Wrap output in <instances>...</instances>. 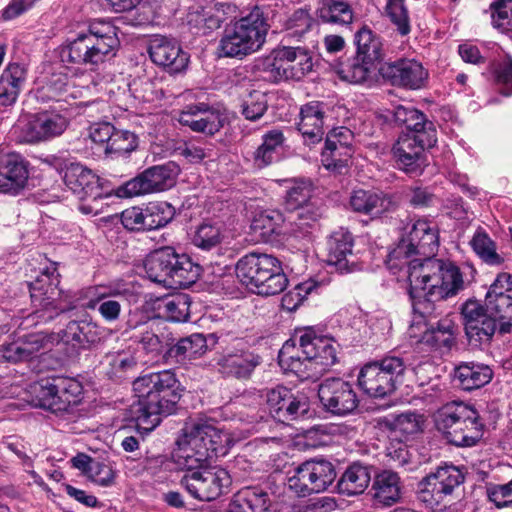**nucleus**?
I'll use <instances>...</instances> for the list:
<instances>
[{"mask_svg":"<svg viewBox=\"0 0 512 512\" xmlns=\"http://www.w3.org/2000/svg\"><path fill=\"white\" fill-rule=\"evenodd\" d=\"M408 264L409 295L413 310L424 319L442 314L445 299L454 296L463 284L459 269L436 258Z\"/></svg>","mask_w":512,"mask_h":512,"instance_id":"f257e3e1","label":"nucleus"},{"mask_svg":"<svg viewBox=\"0 0 512 512\" xmlns=\"http://www.w3.org/2000/svg\"><path fill=\"white\" fill-rule=\"evenodd\" d=\"M133 389L138 400L132 404L131 413L138 430L151 432L163 418L177 411L180 383L171 370L143 375L133 382Z\"/></svg>","mask_w":512,"mask_h":512,"instance_id":"f03ea898","label":"nucleus"},{"mask_svg":"<svg viewBox=\"0 0 512 512\" xmlns=\"http://www.w3.org/2000/svg\"><path fill=\"white\" fill-rule=\"evenodd\" d=\"M120 42L116 27L109 22L91 23L86 32H80L76 38L61 48V59L76 65L97 70L102 64L116 56Z\"/></svg>","mask_w":512,"mask_h":512,"instance_id":"7ed1b4c3","label":"nucleus"},{"mask_svg":"<svg viewBox=\"0 0 512 512\" xmlns=\"http://www.w3.org/2000/svg\"><path fill=\"white\" fill-rule=\"evenodd\" d=\"M144 269L151 281L172 289L190 287L202 273L199 264L171 246L150 252L145 258Z\"/></svg>","mask_w":512,"mask_h":512,"instance_id":"20e7f679","label":"nucleus"},{"mask_svg":"<svg viewBox=\"0 0 512 512\" xmlns=\"http://www.w3.org/2000/svg\"><path fill=\"white\" fill-rule=\"evenodd\" d=\"M235 272L242 285L261 296L280 294L288 285L281 262L265 253L251 252L242 256L235 265Z\"/></svg>","mask_w":512,"mask_h":512,"instance_id":"39448f33","label":"nucleus"},{"mask_svg":"<svg viewBox=\"0 0 512 512\" xmlns=\"http://www.w3.org/2000/svg\"><path fill=\"white\" fill-rule=\"evenodd\" d=\"M434 421L447 442L457 447H472L483 435L479 413L462 401L444 404L434 414Z\"/></svg>","mask_w":512,"mask_h":512,"instance_id":"423d86ee","label":"nucleus"},{"mask_svg":"<svg viewBox=\"0 0 512 512\" xmlns=\"http://www.w3.org/2000/svg\"><path fill=\"white\" fill-rule=\"evenodd\" d=\"M269 28L264 11L255 6L249 14L225 28L219 49L226 57L241 59L261 49Z\"/></svg>","mask_w":512,"mask_h":512,"instance_id":"0eeeda50","label":"nucleus"},{"mask_svg":"<svg viewBox=\"0 0 512 512\" xmlns=\"http://www.w3.org/2000/svg\"><path fill=\"white\" fill-rule=\"evenodd\" d=\"M177 440V457L183 460L184 467L197 468L219 456L226 454V436L214 426L207 423L194 424L184 430Z\"/></svg>","mask_w":512,"mask_h":512,"instance_id":"6e6552de","label":"nucleus"},{"mask_svg":"<svg viewBox=\"0 0 512 512\" xmlns=\"http://www.w3.org/2000/svg\"><path fill=\"white\" fill-rule=\"evenodd\" d=\"M409 364L403 357L388 354L382 359L365 364L358 374V385L373 398L392 395L404 383Z\"/></svg>","mask_w":512,"mask_h":512,"instance_id":"1a4fd4ad","label":"nucleus"},{"mask_svg":"<svg viewBox=\"0 0 512 512\" xmlns=\"http://www.w3.org/2000/svg\"><path fill=\"white\" fill-rule=\"evenodd\" d=\"M258 69L266 81L300 80L312 71L310 51L304 47L283 46L260 61Z\"/></svg>","mask_w":512,"mask_h":512,"instance_id":"9d476101","label":"nucleus"},{"mask_svg":"<svg viewBox=\"0 0 512 512\" xmlns=\"http://www.w3.org/2000/svg\"><path fill=\"white\" fill-rule=\"evenodd\" d=\"M355 44L356 56L346 63L339 62L336 72L342 80L360 84L368 79L371 68L381 60L382 43L371 29L363 26L355 34Z\"/></svg>","mask_w":512,"mask_h":512,"instance_id":"9b49d317","label":"nucleus"},{"mask_svg":"<svg viewBox=\"0 0 512 512\" xmlns=\"http://www.w3.org/2000/svg\"><path fill=\"white\" fill-rule=\"evenodd\" d=\"M335 465L324 458H312L294 468L288 478V487L299 497L321 493L329 489L336 480Z\"/></svg>","mask_w":512,"mask_h":512,"instance_id":"f8f14e48","label":"nucleus"},{"mask_svg":"<svg viewBox=\"0 0 512 512\" xmlns=\"http://www.w3.org/2000/svg\"><path fill=\"white\" fill-rule=\"evenodd\" d=\"M436 142V129L431 125L419 134L400 135L392 148L398 168L407 174L420 175L426 165L425 149L432 148Z\"/></svg>","mask_w":512,"mask_h":512,"instance_id":"ddd939ff","label":"nucleus"},{"mask_svg":"<svg viewBox=\"0 0 512 512\" xmlns=\"http://www.w3.org/2000/svg\"><path fill=\"white\" fill-rule=\"evenodd\" d=\"M185 469L180 484L193 498L200 501L216 500L231 484L230 475L222 468L203 465Z\"/></svg>","mask_w":512,"mask_h":512,"instance_id":"4468645a","label":"nucleus"},{"mask_svg":"<svg viewBox=\"0 0 512 512\" xmlns=\"http://www.w3.org/2000/svg\"><path fill=\"white\" fill-rule=\"evenodd\" d=\"M465 481L462 470L452 464H444L425 476L418 484L417 498L430 509H436L446 496Z\"/></svg>","mask_w":512,"mask_h":512,"instance_id":"2eb2a0df","label":"nucleus"},{"mask_svg":"<svg viewBox=\"0 0 512 512\" xmlns=\"http://www.w3.org/2000/svg\"><path fill=\"white\" fill-rule=\"evenodd\" d=\"M36 405L53 413L67 411L80 401L81 384L68 377H55L42 380L33 387Z\"/></svg>","mask_w":512,"mask_h":512,"instance_id":"dca6fc26","label":"nucleus"},{"mask_svg":"<svg viewBox=\"0 0 512 512\" xmlns=\"http://www.w3.org/2000/svg\"><path fill=\"white\" fill-rule=\"evenodd\" d=\"M59 274L56 264L45 268L37 278L28 283L31 301L35 307L48 309L52 307L56 314L72 310L75 306L67 300V295L59 289Z\"/></svg>","mask_w":512,"mask_h":512,"instance_id":"f3484780","label":"nucleus"},{"mask_svg":"<svg viewBox=\"0 0 512 512\" xmlns=\"http://www.w3.org/2000/svg\"><path fill=\"white\" fill-rule=\"evenodd\" d=\"M319 400L326 412L336 416L352 414L359 406L352 385L341 378H327L318 388Z\"/></svg>","mask_w":512,"mask_h":512,"instance_id":"a211bd4d","label":"nucleus"},{"mask_svg":"<svg viewBox=\"0 0 512 512\" xmlns=\"http://www.w3.org/2000/svg\"><path fill=\"white\" fill-rule=\"evenodd\" d=\"M465 334L471 344L490 343L497 330L498 320L480 303L466 301L461 308Z\"/></svg>","mask_w":512,"mask_h":512,"instance_id":"6ab92c4d","label":"nucleus"},{"mask_svg":"<svg viewBox=\"0 0 512 512\" xmlns=\"http://www.w3.org/2000/svg\"><path fill=\"white\" fill-rule=\"evenodd\" d=\"M379 73L392 85L413 90L422 88L428 78L426 69L414 59L385 62L379 67Z\"/></svg>","mask_w":512,"mask_h":512,"instance_id":"aec40b11","label":"nucleus"},{"mask_svg":"<svg viewBox=\"0 0 512 512\" xmlns=\"http://www.w3.org/2000/svg\"><path fill=\"white\" fill-rule=\"evenodd\" d=\"M266 403L270 415L282 423L295 420L309 411L307 398L294 395L290 389L284 386L268 390Z\"/></svg>","mask_w":512,"mask_h":512,"instance_id":"412c9836","label":"nucleus"},{"mask_svg":"<svg viewBox=\"0 0 512 512\" xmlns=\"http://www.w3.org/2000/svg\"><path fill=\"white\" fill-rule=\"evenodd\" d=\"M261 364V357L249 350H236L218 354L210 365L223 377L247 380Z\"/></svg>","mask_w":512,"mask_h":512,"instance_id":"4be33fe9","label":"nucleus"},{"mask_svg":"<svg viewBox=\"0 0 512 512\" xmlns=\"http://www.w3.org/2000/svg\"><path fill=\"white\" fill-rule=\"evenodd\" d=\"M300 349L311 365L325 370L337 361V351L333 340L326 336H318L312 329H307L300 336Z\"/></svg>","mask_w":512,"mask_h":512,"instance_id":"5701e85b","label":"nucleus"},{"mask_svg":"<svg viewBox=\"0 0 512 512\" xmlns=\"http://www.w3.org/2000/svg\"><path fill=\"white\" fill-rule=\"evenodd\" d=\"M148 53L150 59L169 73L183 71L189 62V56L174 41L166 37H155L150 41Z\"/></svg>","mask_w":512,"mask_h":512,"instance_id":"b1692460","label":"nucleus"},{"mask_svg":"<svg viewBox=\"0 0 512 512\" xmlns=\"http://www.w3.org/2000/svg\"><path fill=\"white\" fill-rule=\"evenodd\" d=\"M66 127L65 117L45 111L30 117L22 129V137L25 142H39L61 135Z\"/></svg>","mask_w":512,"mask_h":512,"instance_id":"393cba45","label":"nucleus"},{"mask_svg":"<svg viewBox=\"0 0 512 512\" xmlns=\"http://www.w3.org/2000/svg\"><path fill=\"white\" fill-rule=\"evenodd\" d=\"M63 180L65 185L80 199L102 196L99 177L92 170L79 163H70L64 169Z\"/></svg>","mask_w":512,"mask_h":512,"instance_id":"a878e982","label":"nucleus"},{"mask_svg":"<svg viewBox=\"0 0 512 512\" xmlns=\"http://www.w3.org/2000/svg\"><path fill=\"white\" fill-rule=\"evenodd\" d=\"M219 111L210 108L204 103L190 105L179 116V123L189 127L194 132L214 135L223 127Z\"/></svg>","mask_w":512,"mask_h":512,"instance_id":"bb28decb","label":"nucleus"},{"mask_svg":"<svg viewBox=\"0 0 512 512\" xmlns=\"http://www.w3.org/2000/svg\"><path fill=\"white\" fill-rule=\"evenodd\" d=\"M353 236L343 228L335 231L327 243V264L334 266L339 272L347 273L353 270L355 261L352 260Z\"/></svg>","mask_w":512,"mask_h":512,"instance_id":"cd10ccee","label":"nucleus"},{"mask_svg":"<svg viewBox=\"0 0 512 512\" xmlns=\"http://www.w3.org/2000/svg\"><path fill=\"white\" fill-rule=\"evenodd\" d=\"M350 205L355 212L369 215L372 218L396 208L393 197L381 191L356 190L350 197Z\"/></svg>","mask_w":512,"mask_h":512,"instance_id":"c85d7f7f","label":"nucleus"},{"mask_svg":"<svg viewBox=\"0 0 512 512\" xmlns=\"http://www.w3.org/2000/svg\"><path fill=\"white\" fill-rule=\"evenodd\" d=\"M326 107V104L319 101H311L301 107L298 130L307 145L316 144L323 139Z\"/></svg>","mask_w":512,"mask_h":512,"instance_id":"c756f323","label":"nucleus"},{"mask_svg":"<svg viewBox=\"0 0 512 512\" xmlns=\"http://www.w3.org/2000/svg\"><path fill=\"white\" fill-rule=\"evenodd\" d=\"M159 330V325L155 320L134 321L129 319L124 334L134 343L141 345L146 352L160 353L163 349V343L158 333Z\"/></svg>","mask_w":512,"mask_h":512,"instance_id":"7c9ffc66","label":"nucleus"},{"mask_svg":"<svg viewBox=\"0 0 512 512\" xmlns=\"http://www.w3.org/2000/svg\"><path fill=\"white\" fill-rule=\"evenodd\" d=\"M268 484L245 486L234 496L233 505L240 512H269L274 505L273 494Z\"/></svg>","mask_w":512,"mask_h":512,"instance_id":"2f4dec72","label":"nucleus"},{"mask_svg":"<svg viewBox=\"0 0 512 512\" xmlns=\"http://www.w3.org/2000/svg\"><path fill=\"white\" fill-rule=\"evenodd\" d=\"M169 348L164 353L167 362L186 364L196 360L206 353L208 346L203 334L194 333L180 338L175 344H168Z\"/></svg>","mask_w":512,"mask_h":512,"instance_id":"473e14b6","label":"nucleus"},{"mask_svg":"<svg viewBox=\"0 0 512 512\" xmlns=\"http://www.w3.org/2000/svg\"><path fill=\"white\" fill-rule=\"evenodd\" d=\"M27 70L19 63H9L0 76V106L16 103L26 82Z\"/></svg>","mask_w":512,"mask_h":512,"instance_id":"72a5a7b5","label":"nucleus"},{"mask_svg":"<svg viewBox=\"0 0 512 512\" xmlns=\"http://www.w3.org/2000/svg\"><path fill=\"white\" fill-rule=\"evenodd\" d=\"M429 223L426 220H418L409 231L406 238H402L397 247L390 252L387 260V265L390 269L399 268L400 270L405 266L408 268V258L412 256L413 246L421 241V236L425 235L428 231Z\"/></svg>","mask_w":512,"mask_h":512,"instance_id":"f704fd0d","label":"nucleus"},{"mask_svg":"<svg viewBox=\"0 0 512 512\" xmlns=\"http://www.w3.org/2000/svg\"><path fill=\"white\" fill-rule=\"evenodd\" d=\"M421 416L415 412H404L379 419L378 424L382 430L390 433V437L399 442L408 439L410 435L418 433L421 429Z\"/></svg>","mask_w":512,"mask_h":512,"instance_id":"c9c22d12","label":"nucleus"},{"mask_svg":"<svg viewBox=\"0 0 512 512\" xmlns=\"http://www.w3.org/2000/svg\"><path fill=\"white\" fill-rule=\"evenodd\" d=\"M493 371L488 365L478 363H462L455 368L454 381L465 391L479 389L488 384Z\"/></svg>","mask_w":512,"mask_h":512,"instance_id":"e433bc0d","label":"nucleus"},{"mask_svg":"<svg viewBox=\"0 0 512 512\" xmlns=\"http://www.w3.org/2000/svg\"><path fill=\"white\" fill-rule=\"evenodd\" d=\"M99 340L97 326L85 320L70 321L62 330V341L78 349L86 348Z\"/></svg>","mask_w":512,"mask_h":512,"instance_id":"4c0bfd02","label":"nucleus"},{"mask_svg":"<svg viewBox=\"0 0 512 512\" xmlns=\"http://www.w3.org/2000/svg\"><path fill=\"white\" fill-rule=\"evenodd\" d=\"M371 480L370 470L367 466L355 462L347 467L340 477L337 487L339 492L346 495L362 494Z\"/></svg>","mask_w":512,"mask_h":512,"instance_id":"58836bf2","label":"nucleus"},{"mask_svg":"<svg viewBox=\"0 0 512 512\" xmlns=\"http://www.w3.org/2000/svg\"><path fill=\"white\" fill-rule=\"evenodd\" d=\"M372 489L374 499L385 506H391L401 498L400 478L390 470H384L375 477Z\"/></svg>","mask_w":512,"mask_h":512,"instance_id":"ea45409f","label":"nucleus"},{"mask_svg":"<svg viewBox=\"0 0 512 512\" xmlns=\"http://www.w3.org/2000/svg\"><path fill=\"white\" fill-rule=\"evenodd\" d=\"M283 222V215L278 210H265L254 216L250 229L258 240L271 242L281 234Z\"/></svg>","mask_w":512,"mask_h":512,"instance_id":"a19ab883","label":"nucleus"},{"mask_svg":"<svg viewBox=\"0 0 512 512\" xmlns=\"http://www.w3.org/2000/svg\"><path fill=\"white\" fill-rule=\"evenodd\" d=\"M317 16L323 23L344 26L352 23L354 13L345 0H322Z\"/></svg>","mask_w":512,"mask_h":512,"instance_id":"79ce46f5","label":"nucleus"},{"mask_svg":"<svg viewBox=\"0 0 512 512\" xmlns=\"http://www.w3.org/2000/svg\"><path fill=\"white\" fill-rule=\"evenodd\" d=\"M179 173L180 167L174 161L152 166L144 171L151 192L163 191L172 187Z\"/></svg>","mask_w":512,"mask_h":512,"instance_id":"37998d69","label":"nucleus"},{"mask_svg":"<svg viewBox=\"0 0 512 512\" xmlns=\"http://www.w3.org/2000/svg\"><path fill=\"white\" fill-rule=\"evenodd\" d=\"M284 139L282 131L278 129L264 134L262 144L253 153L255 166L263 168L270 165L277 158Z\"/></svg>","mask_w":512,"mask_h":512,"instance_id":"c03bdc74","label":"nucleus"},{"mask_svg":"<svg viewBox=\"0 0 512 512\" xmlns=\"http://www.w3.org/2000/svg\"><path fill=\"white\" fill-rule=\"evenodd\" d=\"M224 21L223 13L212 10L191 11L187 15V24L195 35H207L221 27Z\"/></svg>","mask_w":512,"mask_h":512,"instance_id":"a18cd8bd","label":"nucleus"},{"mask_svg":"<svg viewBox=\"0 0 512 512\" xmlns=\"http://www.w3.org/2000/svg\"><path fill=\"white\" fill-rule=\"evenodd\" d=\"M394 122L400 126H405L408 133L419 134L422 131L428 130L429 125L435 127L431 121L426 119V116L412 106L399 105L393 110Z\"/></svg>","mask_w":512,"mask_h":512,"instance_id":"49530a36","label":"nucleus"},{"mask_svg":"<svg viewBox=\"0 0 512 512\" xmlns=\"http://www.w3.org/2000/svg\"><path fill=\"white\" fill-rule=\"evenodd\" d=\"M5 173L8 174V181L12 194L16 195L24 189L28 177V164L19 155H8L3 161Z\"/></svg>","mask_w":512,"mask_h":512,"instance_id":"de8ad7c7","label":"nucleus"},{"mask_svg":"<svg viewBox=\"0 0 512 512\" xmlns=\"http://www.w3.org/2000/svg\"><path fill=\"white\" fill-rule=\"evenodd\" d=\"M175 208L168 202H152L144 208V226L146 230H155L166 226L175 216Z\"/></svg>","mask_w":512,"mask_h":512,"instance_id":"09e8293b","label":"nucleus"},{"mask_svg":"<svg viewBox=\"0 0 512 512\" xmlns=\"http://www.w3.org/2000/svg\"><path fill=\"white\" fill-rule=\"evenodd\" d=\"M279 364L294 373H304L310 365L302 354L300 345L297 347L293 340H288L278 354Z\"/></svg>","mask_w":512,"mask_h":512,"instance_id":"8fccbe9b","label":"nucleus"},{"mask_svg":"<svg viewBox=\"0 0 512 512\" xmlns=\"http://www.w3.org/2000/svg\"><path fill=\"white\" fill-rule=\"evenodd\" d=\"M191 297L185 293H177L163 301L166 317L174 322H186L190 316Z\"/></svg>","mask_w":512,"mask_h":512,"instance_id":"3c124183","label":"nucleus"},{"mask_svg":"<svg viewBox=\"0 0 512 512\" xmlns=\"http://www.w3.org/2000/svg\"><path fill=\"white\" fill-rule=\"evenodd\" d=\"M268 109V95L259 90L249 92L241 103V113L246 120H259Z\"/></svg>","mask_w":512,"mask_h":512,"instance_id":"603ef678","label":"nucleus"},{"mask_svg":"<svg viewBox=\"0 0 512 512\" xmlns=\"http://www.w3.org/2000/svg\"><path fill=\"white\" fill-rule=\"evenodd\" d=\"M471 246L487 264L500 265L503 262V258L496 252L495 243L485 232L477 231L471 240Z\"/></svg>","mask_w":512,"mask_h":512,"instance_id":"864d4df0","label":"nucleus"},{"mask_svg":"<svg viewBox=\"0 0 512 512\" xmlns=\"http://www.w3.org/2000/svg\"><path fill=\"white\" fill-rule=\"evenodd\" d=\"M386 13L390 21L396 26L397 32L406 36L411 31L408 9L403 0H388Z\"/></svg>","mask_w":512,"mask_h":512,"instance_id":"5fc2aeb1","label":"nucleus"},{"mask_svg":"<svg viewBox=\"0 0 512 512\" xmlns=\"http://www.w3.org/2000/svg\"><path fill=\"white\" fill-rule=\"evenodd\" d=\"M137 136L127 130H115L111 142L105 148L106 155H125L137 148Z\"/></svg>","mask_w":512,"mask_h":512,"instance_id":"6e6d98bb","label":"nucleus"},{"mask_svg":"<svg viewBox=\"0 0 512 512\" xmlns=\"http://www.w3.org/2000/svg\"><path fill=\"white\" fill-rule=\"evenodd\" d=\"M490 10L494 28L501 32L512 31V0H495Z\"/></svg>","mask_w":512,"mask_h":512,"instance_id":"4d7b16f0","label":"nucleus"},{"mask_svg":"<svg viewBox=\"0 0 512 512\" xmlns=\"http://www.w3.org/2000/svg\"><path fill=\"white\" fill-rule=\"evenodd\" d=\"M192 242L203 250H210L221 242V229L218 225L203 222L197 227Z\"/></svg>","mask_w":512,"mask_h":512,"instance_id":"13d9d810","label":"nucleus"},{"mask_svg":"<svg viewBox=\"0 0 512 512\" xmlns=\"http://www.w3.org/2000/svg\"><path fill=\"white\" fill-rule=\"evenodd\" d=\"M314 19L310 16L307 10L298 9L285 21L284 27L287 32V37L301 38L313 26Z\"/></svg>","mask_w":512,"mask_h":512,"instance_id":"bf43d9fd","label":"nucleus"},{"mask_svg":"<svg viewBox=\"0 0 512 512\" xmlns=\"http://www.w3.org/2000/svg\"><path fill=\"white\" fill-rule=\"evenodd\" d=\"M311 186L305 182L296 183L292 186L285 197L286 210L293 212L304 209L311 198Z\"/></svg>","mask_w":512,"mask_h":512,"instance_id":"052dcab7","label":"nucleus"},{"mask_svg":"<svg viewBox=\"0 0 512 512\" xmlns=\"http://www.w3.org/2000/svg\"><path fill=\"white\" fill-rule=\"evenodd\" d=\"M484 307L497 320L512 319V293L499 292L496 297L486 296Z\"/></svg>","mask_w":512,"mask_h":512,"instance_id":"680f3d73","label":"nucleus"},{"mask_svg":"<svg viewBox=\"0 0 512 512\" xmlns=\"http://www.w3.org/2000/svg\"><path fill=\"white\" fill-rule=\"evenodd\" d=\"M97 305L100 315L106 321L113 322L119 318L122 309V305L119 301L101 295L95 300H90L87 303V308L94 309Z\"/></svg>","mask_w":512,"mask_h":512,"instance_id":"e2e57ef3","label":"nucleus"},{"mask_svg":"<svg viewBox=\"0 0 512 512\" xmlns=\"http://www.w3.org/2000/svg\"><path fill=\"white\" fill-rule=\"evenodd\" d=\"M486 494L488 499L493 502L497 508L512 505V480L506 484H487Z\"/></svg>","mask_w":512,"mask_h":512,"instance_id":"0e129e2a","label":"nucleus"},{"mask_svg":"<svg viewBox=\"0 0 512 512\" xmlns=\"http://www.w3.org/2000/svg\"><path fill=\"white\" fill-rule=\"evenodd\" d=\"M421 237V241L412 247V255L425 256L423 260L417 259L419 262H423L425 259L432 258L431 256L435 254L438 247L437 233L430 227V225L428 226V231H426L425 235H422Z\"/></svg>","mask_w":512,"mask_h":512,"instance_id":"69168bd1","label":"nucleus"},{"mask_svg":"<svg viewBox=\"0 0 512 512\" xmlns=\"http://www.w3.org/2000/svg\"><path fill=\"white\" fill-rule=\"evenodd\" d=\"M147 193L152 192L144 171L135 178L127 181L123 186L119 187L117 192L120 197H134Z\"/></svg>","mask_w":512,"mask_h":512,"instance_id":"338daca9","label":"nucleus"},{"mask_svg":"<svg viewBox=\"0 0 512 512\" xmlns=\"http://www.w3.org/2000/svg\"><path fill=\"white\" fill-rule=\"evenodd\" d=\"M115 130L116 128L109 122L94 123L89 128V137L105 152V148L108 146V142H111Z\"/></svg>","mask_w":512,"mask_h":512,"instance_id":"774afa93","label":"nucleus"}]
</instances>
